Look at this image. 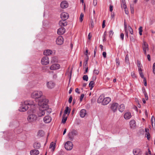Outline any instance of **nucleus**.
<instances>
[{"instance_id": "nucleus-17", "label": "nucleus", "mask_w": 155, "mask_h": 155, "mask_svg": "<svg viewBox=\"0 0 155 155\" xmlns=\"http://www.w3.org/2000/svg\"><path fill=\"white\" fill-rule=\"evenodd\" d=\"M51 120V117L49 116H47L44 117L43 119L44 122L46 123H49Z\"/></svg>"}, {"instance_id": "nucleus-45", "label": "nucleus", "mask_w": 155, "mask_h": 155, "mask_svg": "<svg viewBox=\"0 0 155 155\" xmlns=\"http://www.w3.org/2000/svg\"><path fill=\"white\" fill-rule=\"evenodd\" d=\"M87 58H86V60H85V64H84V66H87V62L89 58L88 56H86Z\"/></svg>"}, {"instance_id": "nucleus-62", "label": "nucleus", "mask_w": 155, "mask_h": 155, "mask_svg": "<svg viewBox=\"0 0 155 155\" xmlns=\"http://www.w3.org/2000/svg\"><path fill=\"white\" fill-rule=\"evenodd\" d=\"M96 78L97 77L95 76H94V75H93V76L92 77V79L93 80L92 81H95L96 79Z\"/></svg>"}, {"instance_id": "nucleus-61", "label": "nucleus", "mask_w": 155, "mask_h": 155, "mask_svg": "<svg viewBox=\"0 0 155 155\" xmlns=\"http://www.w3.org/2000/svg\"><path fill=\"white\" fill-rule=\"evenodd\" d=\"M143 82L144 83V85L146 86L147 85V81L145 78H143Z\"/></svg>"}, {"instance_id": "nucleus-46", "label": "nucleus", "mask_w": 155, "mask_h": 155, "mask_svg": "<svg viewBox=\"0 0 155 155\" xmlns=\"http://www.w3.org/2000/svg\"><path fill=\"white\" fill-rule=\"evenodd\" d=\"M84 16V14L81 13V14L80 17V20L81 22H82V21L83 20Z\"/></svg>"}, {"instance_id": "nucleus-3", "label": "nucleus", "mask_w": 155, "mask_h": 155, "mask_svg": "<svg viewBox=\"0 0 155 155\" xmlns=\"http://www.w3.org/2000/svg\"><path fill=\"white\" fill-rule=\"evenodd\" d=\"M38 107L37 104L33 102L30 104V113H35L38 109Z\"/></svg>"}, {"instance_id": "nucleus-29", "label": "nucleus", "mask_w": 155, "mask_h": 155, "mask_svg": "<svg viewBox=\"0 0 155 155\" xmlns=\"http://www.w3.org/2000/svg\"><path fill=\"white\" fill-rule=\"evenodd\" d=\"M121 6L122 8L126 9L127 6L126 4L125 0H121L120 1Z\"/></svg>"}, {"instance_id": "nucleus-19", "label": "nucleus", "mask_w": 155, "mask_h": 155, "mask_svg": "<svg viewBox=\"0 0 155 155\" xmlns=\"http://www.w3.org/2000/svg\"><path fill=\"white\" fill-rule=\"evenodd\" d=\"M65 31V29L63 27L58 29L57 31V33L59 35H62L64 34Z\"/></svg>"}, {"instance_id": "nucleus-2", "label": "nucleus", "mask_w": 155, "mask_h": 155, "mask_svg": "<svg viewBox=\"0 0 155 155\" xmlns=\"http://www.w3.org/2000/svg\"><path fill=\"white\" fill-rule=\"evenodd\" d=\"M29 105V101H25L24 103H22L21 104L19 110L21 112H24L26 111L28 108Z\"/></svg>"}, {"instance_id": "nucleus-10", "label": "nucleus", "mask_w": 155, "mask_h": 155, "mask_svg": "<svg viewBox=\"0 0 155 155\" xmlns=\"http://www.w3.org/2000/svg\"><path fill=\"white\" fill-rule=\"evenodd\" d=\"M64 41V39L61 36H59L56 39V42L57 44L58 45H62Z\"/></svg>"}, {"instance_id": "nucleus-28", "label": "nucleus", "mask_w": 155, "mask_h": 155, "mask_svg": "<svg viewBox=\"0 0 155 155\" xmlns=\"http://www.w3.org/2000/svg\"><path fill=\"white\" fill-rule=\"evenodd\" d=\"M125 105L123 104H120L118 110L120 112H122L125 109Z\"/></svg>"}, {"instance_id": "nucleus-9", "label": "nucleus", "mask_w": 155, "mask_h": 155, "mask_svg": "<svg viewBox=\"0 0 155 155\" xmlns=\"http://www.w3.org/2000/svg\"><path fill=\"white\" fill-rule=\"evenodd\" d=\"M118 105V104L117 103L114 102L112 103L110 107V109L112 110L114 112H115L117 110V108Z\"/></svg>"}, {"instance_id": "nucleus-33", "label": "nucleus", "mask_w": 155, "mask_h": 155, "mask_svg": "<svg viewBox=\"0 0 155 155\" xmlns=\"http://www.w3.org/2000/svg\"><path fill=\"white\" fill-rule=\"evenodd\" d=\"M137 64L138 70L142 69L141 68V67H142V65L140 62L139 60L137 61Z\"/></svg>"}, {"instance_id": "nucleus-11", "label": "nucleus", "mask_w": 155, "mask_h": 155, "mask_svg": "<svg viewBox=\"0 0 155 155\" xmlns=\"http://www.w3.org/2000/svg\"><path fill=\"white\" fill-rule=\"evenodd\" d=\"M61 17L62 20L66 21L69 17L68 14L65 12H62L61 15Z\"/></svg>"}, {"instance_id": "nucleus-54", "label": "nucleus", "mask_w": 155, "mask_h": 155, "mask_svg": "<svg viewBox=\"0 0 155 155\" xmlns=\"http://www.w3.org/2000/svg\"><path fill=\"white\" fill-rule=\"evenodd\" d=\"M97 50V46H96L95 47V48L94 51V57H95V55L96 52Z\"/></svg>"}, {"instance_id": "nucleus-42", "label": "nucleus", "mask_w": 155, "mask_h": 155, "mask_svg": "<svg viewBox=\"0 0 155 155\" xmlns=\"http://www.w3.org/2000/svg\"><path fill=\"white\" fill-rule=\"evenodd\" d=\"M83 79L84 80L87 81L88 80V77L87 75H84L83 76Z\"/></svg>"}, {"instance_id": "nucleus-30", "label": "nucleus", "mask_w": 155, "mask_h": 155, "mask_svg": "<svg viewBox=\"0 0 155 155\" xmlns=\"http://www.w3.org/2000/svg\"><path fill=\"white\" fill-rule=\"evenodd\" d=\"M71 111V110L69 109V107L68 106L66 107V109L64 111V116L66 114H68L69 115Z\"/></svg>"}, {"instance_id": "nucleus-51", "label": "nucleus", "mask_w": 155, "mask_h": 155, "mask_svg": "<svg viewBox=\"0 0 155 155\" xmlns=\"http://www.w3.org/2000/svg\"><path fill=\"white\" fill-rule=\"evenodd\" d=\"M124 35L123 33H121L120 35V38L123 41L124 38Z\"/></svg>"}, {"instance_id": "nucleus-52", "label": "nucleus", "mask_w": 155, "mask_h": 155, "mask_svg": "<svg viewBox=\"0 0 155 155\" xmlns=\"http://www.w3.org/2000/svg\"><path fill=\"white\" fill-rule=\"evenodd\" d=\"M72 100V96H70L68 100V102L69 103H71V102Z\"/></svg>"}, {"instance_id": "nucleus-41", "label": "nucleus", "mask_w": 155, "mask_h": 155, "mask_svg": "<svg viewBox=\"0 0 155 155\" xmlns=\"http://www.w3.org/2000/svg\"><path fill=\"white\" fill-rule=\"evenodd\" d=\"M109 37L111 38H112L114 34V32L112 30H111L109 32Z\"/></svg>"}, {"instance_id": "nucleus-43", "label": "nucleus", "mask_w": 155, "mask_h": 155, "mask_svg": "<svg viewBox=\"0 0 155 155\" xmlns=\"http://www.w3.org/2000/svg\"><path fill=\"white\" fill-rule=\"evenodd\" d=\"M99 73V71L98 70L94 69L93 71L94 75H97Z\"/></svg>"}, {"instance_id": "nucleus-13", "label": "nucleus", "mask_w": 155, "mask_h": 155, "mask_svg": "<svg viewBox=\"0 0 155 155\" xmlns=\"http://www.w3.org/2000/svg\"><path fill=\"white\" fill-rule=\"evenodd\" d=\"M111 101V98L109 97L104 98L102 104L104 105H105L107 104Z\"/></svg>"}, {"instance_id": "nucleus-8", "label": "nucleus", "mask_w": 155, "mask_h": 155, "mask_svg": "<svg viewBox=\"0 0 155 155\" xmlns=\"http://www.w3.org/2000/svg\"><path fill=\"white\" fill-rule=\"evenodd\" d=\"M143 50L145 54H147V51L149 50L148 45L145 41H143V43L142 45Z\"/></svg>"}, {"instance_id": "nucleus-18", "label": "nucleus", "mask_w": 155, "mask_h": 155, "mask_svg": "<svg viewBox=\"0 0 155 155\" xmlns=\"http://www.w3.org/2000/svg\"><path fill=\"white\" fill-rule=\"evenodd\" d=\"M35 113H32V114H30V121H35L37 118V116L35 114Z\"/></svg>"}, {"instance_id": "nucleus-58", "label": "nucleus", "mask_w": 155, "mask_h": 155, "mask_svg": "<svg viewBox=\"0 0 155 155\" xmlns=\"http://www.w3.org/2000/svg\"><path fill=\"white\" fill-rule=\"evenodd\" d=\"M125 30V35L127 37V38H128V32L127 31V29H126V30Z\"/></svg>"}, {"instance_id": "nucleus-21", "label": "nucleus", "mask_w": 155, "mask_h": 155, "mask_svg": "<svg viewBox=\"0 0 155 155\" xmlns=\"http://www.w3.org/2000/svg\"><path fill=\"white\" fill-rule=\"evenodd\" d=\"M59 24L60 26L63 27L67 25V22L66 21L61 19L59 21Z\"/></svg>"}, {"instance_id": "nucleus-50", "label": "nucleus", "mask_w": 155, "mask_h": 155, "mask_svg": "<svg viewBox=\"0 0 155 155\" xmlns=\"http://www.w3.org/2000/svg\"><path fill=\"white\" fill-rule=\"evenodd\" d=\"M153 73L155 74V62L153 64Z\"/></svg>"}, {"instance_id": "nucleus-47", "label": "nucleus", "mask_w": 155, "mask_h": 155, "mask_svg": "<svg viewBox=\"0 0 155 155\" xmlns=\"http://www.w3.org/2000/svg\"><path fill=\"white\" fill-rule=\"evenodd\" d=\"M129 30L130 33L131 35H133V31L132 28L130 26H129Z\"/></svg>"}, {"instance_id": "nucleus-14", "label": "nucleus", "mask_w": 155, "mask_h": 155, "mask_svg": "<svg viewBox=\"0 0 155 155\" xmlns=\"http://www.w3.org/2000/svg\"><path fill=\"white\" fill-rule=\"evenodd\" d=\"M133 153L134 155L141 154H142V151L139 148H136L133 149Z\"/></svg>"}, {"instance_id": "nucleus-32", "label": "nucleus", "mask_w": 155, "mask_h": 155, "mask_svg": "<svg viewBox=\"0 0 155 155\" xmlns=\"http://www.w3.org/2000/svg\"><path fill=\"white\" fill-rule=\"evenodd\" d=\"M44 135V132L42 130H39L38 132L37 136L39 137L43 136Z\"/></svg>"}, {"instance_id": "nucleus-59", "label": "nucleus", "mask_w": 155, "mask_h": 155, "mask_svg": "<svg viewBox=\"0 0 155 155\" xmlns=\"http://www.w3.org/2000/svg\"><path fill=\"white\" fill-rule=\"evenodd\" d=\"M146 134L147 135V137L148 140H149L150 138V135L149 133H146Z\"/></svg>"}, {"instance_id": "nucleus-49", "label": "nucleus", "mask_w": 155, "mask_h": 155, "mask_svg": "<svg viewBox=\"0 0 155 155\" xmlns=\"http://www.w3.org/2000/svg\"><path fill=\"white\" fill-rule=\"evenodd\" d=\"M130 39L131 42H134L135 41V39L133 36H130Z\"/></svg>"}, {"instance_id": "nucleus-57", "label": "nucleus", "mask_w": 155, "mask_h": 155, "mask_svg": "<svg viewBox=\"0 0 155 155\" xmlns=\"http://www.w3.org/2000/svg\"><path fill=\"white\" fill-rule=\"evenodd\" d=\"M124 30H126V29H127V24H126V23L125 20H124Z\"/></svg>"}, {"instance_id": "nucleus-34", "label": "nucleus", "mask_w": 155, "mask_h": 155, "mask_svg": "<svg viewBox=\"0 0 155 155\" xmlns=\"http://www.w3.org/2000/svg\"><path fill=\"white\" fill-rule=\"evenodd\" d=\"M55 143H54L53 142H51L50 145V148H51L53 151H54L55 148Z\"/></svg>"}, {"instance_id": "nucleus-48", "label": "nucleus", "mask_w": 155, "mask_h": 155, "mask_svg": "<svg viewBox=\"0 0 155 155\" xmlns=\"http://www.w3.org/2000/svg\"><path fill=\"white\" fill-rule=\"evenodd\" d=\"M115 61L117 65V66L118 67L120 65V62L119 59L117 58H116L115 60Z\"/></svg>"}, {"instance_id": "nucleus-15", "label": "nucleus", "mask_w": 155, "mask_h": 155, "mask_svg": "<svg viewBox=\"0 0 155 155\" xmlns=\"http://www.w3.org/2000/svg\"><path fill=\"white\" fill-rule=\"evenodd\" d=\"M60 67V65L59 64H54L51 66L50 69L51 70H55L59 69Z\"/></svg>"}, {"instance_id": "nucleus-36", "label": "nucleus", "mask_w": 155, "mask_h": 155, "mask_svg": "<svg viewBox=\"0 0 155 155\" xmlns=\"http://www.w3.org/2000/svg\"><path fill=\"white\" fill-rule=\"evenodd\" d=\"M106 32L105 31L104 33L103 36V42H105L106 41V36L107 35Z\"/></svg>"}, {"instance_id": "nucleus-27", "label": "nucleus", "mask_w": 155, "mask_h": 155, "mask_svg": "<svg viewBox=\"0 0 155 155\" xmlns=\"http://www.w3.org/2000/svg\"><path fill=\"white\" fill-rule=\"evenodd\" d=\"M104 97V96L103 95H100L97 99V102L98 103H101L102 104Z\"/></svg>"}, {"instance_id": "nucleus-44", "label": "nucleus", "mask_w": 155, "mask_h": 155, "mask_svg": "<svg viewBox=\"0 0 155 155\" xmlns=\"http://www.w3.org/2000/svg\"><path fill=\"white\" fill-rule=\"evenodd\" d=\"M139 35H142V27L141 26L139 28Z\"/></svg>"}, {"instance_id": "nucleus-4", "label": "nucleus", "mask_w": 155, "mask_h": 155, "mask_svg": "<svg viewBox=\"0 0 155 155\" xmlns=\"http://www.w3.org/2000/svg\"><path fill=\"white\" fill-rule=\"evenodd\" d=\"M42 96V92L41 91H35L31 93V97L35 99H38Z\"/></svg>"}, {"instance_id": "nucleus-26", "label": "nucleus", "mask_w": 155, "mask_h": 155, "mask_svg": "<svg viewBox=\"0 0 155 155\" xmlns=\"http://www.w3.org/2000/svg\"><path fill=\"white\" fill-rule=\"evenodd\" d=\"M86 114V111L84 109H81L80 111V115L81 117H84Z\"/></svg>"}, {"instance_id": "nucleus-56", "label": "nucleus", "mask_w": 155, "mask_h": 155, "mask_svg": "<svg viewBox=\"0 0 155 155\" xmlns=\"http://www.w3.org/2000/svg\"><path fill=\"white\" fill-rule=\"evenodd\" d=\"M125 61L126 62H128L129 61V58L128 56L126 55L125 57Z\"/></svg>"}, {"instance_id": "nucleus-35", "label": "nucleus", "mask_w": 155, "mask_h": 155, "mask_svg": "<svg viewBox=\"0 0 155 155\" xmlns=\"http://www.w3.org/2000/svg\"><path fill=\"white\" fill-rule=\"evenodd\" d=\"M94 84V82L93 81H91L89 84V87H90V90H92Z\"/></svg>"}, {"instance_id": "nucleus-38", "label": "nucleus", "mask_w": 155, "mask_h": 155, "mask_svg": "<svg viewBox=\"0 0 155 155\" xmlns=\"http://www.w3.org/2000/svg\"><path fill=\"white\" fill-rule=\"evenodd\" d=\"M67 117H65L64 116V115H63V116L62 122L64 124L66 122L67 120Z\"/></svg>"}, {"instance_id": "nucleus-20", "label": "nucleus", "mask_w": 155, "mask_h": 155, "mask_svg": "<svg viewBox=\"0 0 155 155\" xmlns=\"http://www.w3.org/2000/svg\"><path fill=\"white\" fill-rule=\"evenodd\" d=\"M68 4L66 1L62 2L60 6L63 8H66L68 7Z\"/></svg>"}, {"instance_id": "nucleus-23", "label": "nucleus", "mask_w": 155, "mask_h": 155, "mask_svg": "<svg viewBox=\"0 0 155 155\" xmlns=\"http://www.w3.org/2000/svg\"><path fill=\"white\" fill-rule=\"evenodd\" d=\"M39 153V151L37 150L34 149L30 151V153L31 155H37Z\"/></svg>"}, {"instance_id": "nucleus-31", "label": "nucleus", "mask_w": 155, "mask_h": 155, "mask_svg": "<svg viewBox=\"0 0 155 155\" xmlns=\"http://www.w3.org/2000/svg\"><path fill=\"white\" fill-rule=\"evenodd\" d=\"M151 123L153 128H155V119L154 116H153L151 118Z\"/></svg>"}, {"instance_id": "nucleus-53", "label": "nucleus", "mask_w": 155, "mask_h": 155, "mask_svg": "<svg viewBox=\"0 0 155 155\" xmlns=\"http://www.w3.org/2000/svg\"><path fill=\"white\" fill-rule=\"evenodd\" d=\"M93 5L94 6H96L97 4V0H93Z\"/></svg>"}, {"instance_id": "nucleus-22", "label": "nucleus", "mask_w": 155, "mask_h": 155, "mask_svg": "<svg viewBox=\"0 0 155 155\" xmlns=\"http://www.w3.org/2000/svg\"><path fill=\"white\" fill-rule=\"evenodd\" d=\"M130 124L131 128H133L136 126V122L134 120H132L130 121Z\"/></svg>"}, {"instance_id": "nucleus-12", "label": "nucleus", "mask_w": 155, "mask_h": 155, "mask_svg": "<svg viewBox=\"0 0 155 155\" xmlns=\"http://www.w3.org/2000/svg\"><path fill=\"white\" fill-rule=\"evenodd\" d=\"M54 83L52 81H50L47 82L46 85L47 87L49 89L53 88L55 86Z\"/></svg>"}, {"instance_id": "nucleus-24", "label": "nucleus", "mask_w": 155, "mask_h": 155, "mask_svg": "<svg viewBox=\"0 0 155 155\" xmlns=\"http://www.w3.org/2000/svg\"><path fill=\"white\" fill-rule=\"evenodd\" d=\"M33 146L34 148L38 149L41 147V145L40 143L36 142L33 144Z\"/></svg>"}, {"instance_id": "nucleus-1", "label": "nucleus", "mask_w": 155, "mask_h": 155, "mask_svg": "<svg viewBox=\"0 0 155 155\" xmlns=\"http://www.w3.org/2000/svg\"><path fill=\"white\" fill-rule=\"evenodd\" d=\"M48 102V100L45 98H41L39 100L38 105L39 107L36 113L38 117H41L45 115V110L48 108L47 104Z\"/></svg>"}, {"instance_id": "nucleus-25", "label": "nucleus", "mask_w": 155, "mask_h": 155, "mask_svg": "<svg viewBox=\"0 0 155 155\" xmlns=\"http://www.w3.org/2000/svg\"><path fill=\"white\" fill-rule=\"evenodd\" d=\"M52 53L53 52L51 50L48 49L44 51V54L46 56H48L52 54Z\"/></svg>"}, {"instance_id": "nucleus-40", "label": "nucleus", "mask_w": 155, "mask_h": 155, "mask_svg": "<svg viewBox=\"0 0 155 155\" xmlns=\"http://www.w3.org/2000/svg\"><path fill=\"white\" fill-rule=\"evenodd\" d=\"M143 91L145 95L146 100H147L148 99V97L147 93L145 92V89H144V90H143Z\"/></svg>"}, {"instance_id": "nucleus-55", "label": "nucleus", "mask_w": 155, "mask_h": 155, "mask_svg": "<svg viewBox=\"0 0 155 155\" xmlns=\"http://www.w3.org/2000/svg\"><path fill=\"white\" fill-rule=\"evenodd\" d=\"M84 94H82L80 97V101L81 102L82 101L83 99L84 98Z\"/></svg>"}, {"instance_id": "nucleus-63", "label": "nucleus", "mask_w": 155, "mask_h": 155, "mask_svg": "<svg viewBox=\"0 0 155 155\" xmlns=\"http://www.w3.org/2000/svg\"><path fill=\"white\" fill-rule=\"evenodd\" d=\"M102 55L103 56L104 58H105L106 57V52L104 51L103 52L102 54Z\"/></svg>"}, {"instance_id": "nucleus-37", "label": "nucleus", "mask_w": 155, "mask_h": 155, "mask_svg": "<svg viewBox=\"0 0 155 155\" xmlns=\"http://www.w3.org/2000/svg\"><path fill=\"white\" fill-rule=\"evenodd\" d=\"M52 62H56L58 61V58L56 57H54L52 58Z\"/></svg>"}, {"instance_id": "nucleus-7", "label": "nucleus", "mask_w": 155, "mask_h": 155, "mask_svg": "<svg viewBox=\"0 0 155 155\" xmlns=\"http://www.w3.org/2000/svg\"><path fill=\"white\" fill-rule=\"evenodd\" d=\"M41 64L44 65L48 64L49 63V60L48 57L45 56L43 57L41 61Z\"/></svg>"}, {"instance_id": "nucleus-60", "label": "nucleus", "mask_w": 155, "mask_h": 155, "mask_svg": "<svg viewBox=\"0 0 155 155\" xmlns=\"http://www.w3.org/2000/svg\"><path fill=\"white\" fill-rule=\"evenodd\" d=\"M105 20H104L103 22L102 25V27L103 28H104L105 26Z\"/></svg>"}, {"instance_id": "nucleus-64", "label": "nucleus", "mask_w": 155, "mask_h": 155, "mask_svg": "<svg viewBox=\"0 0 155 155\" xmlns=\"http://www.w3.org/2000/svg\"><path fill=\"white\" fill-rule=\"evenodd\" d=\"M113 6L110 5V12H112L113 11Z\"/></svg>"}, {"instance_id": "nucleus-6", "label": "nucleus", "mask_w": 155, "mask_h": 155, "mask_svg": "<svg viewBox=\"0 0 155 155\" xmlns=\"http://www.w3.org/2000/svg\"><path fill=\"white\" fill-rule=\"evenodd\" d=\"M73 146V145L71 142L68 141L65 143L64 147L66 150H70L72 149Z\"/></svg>"}, {"instance_id": "nucleus-16", "label": "nucleus", "mask_w": 155, "mask_h": 155, "mask_svg": "<svg viewBox=\"0 0 155 155\" xmlns=\"http://www.w3.org/2000/svg\"><path fill=\"white\" fill-rule=\"evenodd\" d=\"M124 118L126 120L130 119L132 116L130 112H127L125 113L124 115Z\"/></svg>"}, {"instance_id": "nucleus-5", "label": "nucleus", "mask_w": 155, "mask_h": 155, "mask_svg": "<svg viewBox=\"0 0 155 155\" xmlns=\"http://www.w3.org/2000/svg\"><path fill=\"white\" fill-rule=\"evenodd\" d=\"M78 134L77 131L75 130H73L68 134V137L71 140H73L74 139V136H76Z\"/></svg>"}, {"instance_id": "nucleus-39", "label": "nucleus", "mask_w": 155, "mask_h": 155, "mask_svg": "<svg viewBox=\"0 0 155 155\" xmlns=\"http://www.w3.org/2000/svg\"><path fill=\"white\" fill-rule=\"evenodd\" d=\"M138 71H139V73L140 74V77H141V78H144V76H143V73L142 72V70L141 69V70H138Z\"/></svg>"}]
</instances>
